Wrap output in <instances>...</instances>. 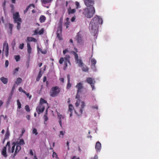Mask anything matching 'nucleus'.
Wrapping results in <instances>:
<instances>
[{
    "label": "nucleus",
    "mask_w": 159,
    "mask_h": 159,
    "mask_svg": "<svg viewBox=\"0 0 159 159\" xmlns=\"http://www.w3.org/2000/svg\"><path fill=\"white\" fill-rule=\"evenodd\" d=\"M75 87L77 89V93L76 96V98L77 100L75 103V105L78 107V113L76 111H75V112L78 116H81L83 114L84 109L86 106L85 102L80 99V94L81 92L83 87V84L81 83H79L76 85Z\"/></svg>",
    "instance_id": "1"
},
{
    "label": "nucleus",
    "mask_w": 159,
    "mask_h": 159,
    "mask_svg": "<svg viewBox=\"0 0 159 159\" xmlns=\"http://www.w3.org/2000/svg\"><path fill=\"white\" fill-rule=\"evenodd\" d=\"M102 23L103 20L102 18L97 15L92 20L89 25V28L93 35H95L97 34L98 24H102Z\"/></svg>",
    "instance_id": "2"
},
{
    "label": "nucleus",
    "mask_w": 159,
    "mask_h": 159,
    "mask_svg": "<svg viewBox=\"0 0 159 159\" xmlns=\"http://www.w3.org/2000/svg\"><path fill=\"white\" fill-rule=\"evenodd\" d=\"M25 144L24 141L23 139H20L16 142H13L11 146H10V143L8 142L7 144V146L9 147V151L10 152L13 153L14 152L15 146L16 145L14 154L11 155L13 158H14L17 154L19 152L21 149L20 145H23Z\"/></svg>",
    "instance_id": "3"
},
{
    "label": "nucleus",
    "mask_w": 159,
    "mask_h": 159,
    "mask_svg": "<svg viewBox=\"0 0 159 159\" xmlns=\"http://www.w3.org/2000/svg\"><path fill=\"white\" fill-rule=\"evenodd\" d=\"M95 12V9L93 6L87 7L84 9L83 14L85 17L91 18L93 16Z\"/></svg>",
    "instance_id": "4"
},
{
    "label": "nucleus",
    "mask_w": 159,
    "mask_h": 159,
    "mask_svg": "<svg viewBox=\"0 0 159 159\" xmlns=\"http://www.w3.org/2000/svg\"><path fill=\"white\" fill-rule=\"evenodd\" d=\"M13 18L14 22L17 23V28L18 30L20 29V24L21 22V19L20 17L19 12H16L13 14Z\"/></svg>",
    "instance_id": "5"
},
{
    "label": "nucleus",
    "mask_w": 159,
    "mask_h": 159,
    "mask_svg": "<svg viewBox=\"0 0 159 159\" xmlns=\"http://www.w3.org/2000/svg\"><path fill=\"white\" fill-rule=\"evenodd\" d=\"M72 53L74 55L76 63L78 64V66L81 67V66H83L84 63L81 60V58L80 57H78V54L76 53V52L72 51Z\"/></svg>",
    "instance_id": "6"
},
{
    "label": "nucleus",
    "mask_w": 159,
    "mask_h": 159,
    "mask_svg": "<svg viewBox=\"0 0 159 159\" xmlns=\"http://www.w3.org/2000/svg\"><path fill=\"white\" fill-rule=\"evenodd\" d=\"M60 90L58 87H53L52 88L50 92V95L52 97L57 96L59 93Z\"/></svg>",
    "instance_id": "7"
},
{
    "label": "nucleus",
    "mask_w": 159,
    "mask_h": 159,
    "mask_svg": "<svg viewBox=\"0 0 159 159\" xmlns=\"http://www.w3.org/2000/svg\"><path fill=\"white\" fill-rule=\"evenodd\" d=\"M8 43H4L3 45V48L2 50V54L5 53L6 57L8 55Z\"/></svg>",
    "instance_id": "8"
},
{
    "label": "nucleus",
    "mask_w": 159,
    "mask_h": 159,
    "mask_svg": "<svg viewBox=\"0 0 159 159\" xmlns=\"http://www.w3.org/2000/svg\"><path fill=\"white\" fill-rule=\"evenodd\" d=\"M86 81L88 83L91 85V87L92 88V90H93L94 89H95L94 84L95 82L94 79L90 77L87 78L86 79Z\"/></svg>",
    "instance_id": "9"
},
{
    "label": "nucleus",
    "mask_w": 159,
    "mask_h": 159,
    "mask_svg": "<svg viewBox=\"0 0 159 159\" xmlns=\"http://www.w3.org/2000/svg\"><path fill=\"white\" fill-rule=\"evenodd\" d=\"M45 105L39 104L37 107L36 110L39 114L43 112L44 110Z\"/></svg>",
    "instance_id": "10"
},
{
    "label": "nucleus",
    "mask_w": 159,
    "mask_h": 159,
    "mask_svg": "<svg viewBox=\"0 0 159 159\" xmlns=\"http://www.w3.org/2000/svg\"><path fill=\"white\" fill-rule=\"evenodd\" d=\"M84 3L87 7L93 6L94 0H84Z\"/></svg>",
    "instance_id": "11"
},
{
    "label": "nucleus",
    "mask_w": 159,
    "mask_h": 159,
    "mask_svg": "<svg viewBox=\"0 0 159 159\" xmlns=\"http://www.w3.org/2000/svg\"><path fill=\"white\" fill-rule=\"evenodd\" d=\"M75 39H76L77 42L78 44H82L83 40L82 36L79 32L78 33L77 36H76Z\"/></svg>",
    "instance_id": "12"
},
{
    "label": "nucleus",
    "mask_w": 159,
    "mask_h": 159,
    "mask_svg": "<svg viewBox=\"0 0 159 159\" xmlns=\"http://www.w3.org/2000/svg\"><path fill=\"white\" fill-rule=\"evenodd\" d=\"M62 30V26L61 25H60L58 27L57 32V36L60 40H61L62 39L60 35V34L61 33Z\"/></svg>",
    "instance_id": "13"
},
{
    "label": "nucleus",
    "mask_w": 159,
    "mask_h": 159,
    "mask_svg": "<svg viewBox=\"0 0 159 159\" xmlns=\"http://www.w3.org/2000/svg\"><path fill=\"white\" fill-rule=\"evenodd\" d=\"M7 147L8 148V152H9L10 153V152L9 151V147L8 146H7V145L6 147H4L2 150V155L5 157H6L7 156ZM11 152H10L11 153Z\"/></svg>",
    "instance_id": "14"
},
{
    "label": "nucleus",
    "mask_w": 159,
    "mask_h": 159,
    "mask_svg": "<svg viewBox=\"0 0 159 159\" xmlns=\"http://www.w3.org/2000/svg\"><path fill=\"white\" fill-rule=\"evenodd\" d=\"M95 149L97 152H100L101 148V144L98 141L97 142L95 145Z\"/></svg>",
    "instance_id": "15"
},
{
    "label": "nucleus",
    "mask_w": 159,
    "mask_h": 159,
    "mask_svg": "<svg viewBox=\"0 0 159 159\" xmlns=\"http://www.w3.org/2000/svg\"><path fill=\"white\" fill-rule=\"evenodd\" d=\"M57 114L58 117L59 119V124L61 127H62L61 120L64 118L65 116L62 115H61L59 113H57Z\"/></svg>",
    "instance_id": "16"
},
{
    "label": "nucleus",
    "mask_w": 159,
    "mask_h": 159,
    "mask_svg": "<svg viewBox=\"0 0 159 159\" xmlns=\"http://www.w3.org/2000/svg\"><path fill=\"white\" fill-rule=\"evenodd\" d=\"M44 30L43 29H42L40 30L39 31V29H37L34 30V34H41L43 33Z\"/></svg>",
    "instance_id": "17"
},
{
    "label": "nucleus",
    "mask_w": 159,
    "mask_h": 159,
    "mask_svg": "<svg viewBox=\"0 0 159 159\" xmlns=\"http://www.w3.org/2000/svg\"><path fill=\"white\" fill-rule=\"evenodd\" d=\"M63 61H64V64L65 66V67H66L67 66V63L64 59V58L63 57H61L59 60V63L60 64H62Z\"/></svg>",
    "instance_id": "18"
},
{
    "label": "nucleus",
    "mask_w": 159,
    "mask_h": 159,
    "mask_svg": "<svg viewBox=\"0 0 159 159\" xmlns=\"http://www.w3.org/2000/svg\"><path fill=\"white\" fill-rule=\"evenodd\" d=\"M27 52L29 54V55H30V54L31 53L32 48H31L30 44L28 43H27Z\"/></svg>",
    "instance_id": "19"
},
{
    "label": "nucleus",
    "mask_w": 159,
    "mask_h": 159,
    "mask_svg": "<svg viewBox=\"0 0 159 159\" xmlns=\"http://www.w3.org/2000/svg\"><path fill=\"white\" fill-rule=\"evenodd\" d=\"M80 67L82 68V70L83 71L87 72L88 71V68L86 66L84 65V64H83V66H81Z\"/></svg>",
    "instance_id": "20"
},
{
    "label": "nucleus",
    "mask_w": 159,
    "mask_h": 159,
    "mask_svg": "<svg viewBox=\"0 0 159 159\" xmlns=\"http://www.w3.org/2000/svg\"><path fill=\"white\" fill-rule=\"evenodd\" d=\"M27 40L29 42L33 41L35 42L37 41L36 39L33 37H27Z\"/></svg>",
    "instance_id": "21"
},
{
    "label": "nucleus",
    "mask_w": 159,
    "mask_h": 159,
    "mask_svg": "<svg viewBox=\"0 0 159 159\" xmlns=\"http://www.w3.org/2000/svg\"><path fill=\"white\" fill-rule=\"evenodd\" d=\"M44 104H45L47 105L48 104V103H47V102L46 100H44L43 98H40L39 104L41 105H44Z\"/></svg>",
    "instance_id": "22"
},
{
    "label": "nucleus",
    "mask_w": 159,
    "mask_h": 159,
    "mask_svg": "<svg viewBox=\"0 0 159 159\" xmlns=\"http://www.w3.org/2000/svg\"><path fill=\"white\" fill-rule=\"evenodd\" d=\"M68 12L69 14H74V13L75 11L76 10L75 9H72L71 7H70V8L68 9Z\"/></svg>",
    "instance_id": "23"
},
{
    "label": "nucleus",
    "mask_w": 159,
    "mask_h": 159,
    "mask_svg": "<svg viewBox=\"0 0 159 159\" xmlns=\"http://www.w3.org/2000/svg\"><path fill=\"white\" fill-rule=\"evenodd\" d=\"M37 51L38 52H39V51L41 52V53L43 54H45L47 53V51L46 50H44L43 51L42 49L39 48L38 46L37 47Z\"/></svg>",
    "instance_id": "24"
},
{
    "label": "nucleus",
    "mask_w": 159,
    "mask_h": 159,
    "mask_svg": "<svg viewBox=\"0 0 159 159\" xmlns=\"http://www.w3.org/2000/svg\"><path fill=\"white\" fill-rule=\"evenodd\" d=\"M0 79L2 82L4 84H6L7 82L8 79L7 78L2 77L0 78Z\"/></svg>",
    "instance_id": "25"
},
{
    "label": "nucleus",
    "mask_w": 159,
    "mask_h": 159,
    "mask_svg": "<svg viewBox=\"0 0 159 159\" xmlns=\"http://www.w3.org/2000/svg\"><path fill=\"white\" fill-rule=\"evenodd\" d=\"M70 23L69 18H67L66 20V21L65 23V25H66V28L69 27Z\"/></svg>",
    "instance_id": "26"
},
{
    "label": "nucleus",
    "mask_w": 159,
    "mask_h": 159,
    "mask_svg": "<svg viewBox=\"0 0 159 159\" xmlns=\"http://www.w3.org/2000/svg\"><path fill=\"white\" fill-rule=\"evenodd\" d=\"M70 57L69 55H66L65 57L64 58V59L66 61V62H68L70 64Z\"/></svg>",
    "instance_id": "27"
},
{
    "label": "nucleus",
    "mask_w": 159,
    "mask_h": 159,
    "mask_svg": "<svg viewBox=\"0 0 159 159\" xmlns=\"http://www.w3.org/2000/svg\"><path fill=\"white\" fill-rule=\"evenodd\" d=\"M52 0H41L42 2L43 5V4L50 3Z\"/></svg>",
    "instance_id": "28"
},
{
    "label": "nucleus",
    "mask_w": 159,
    "mask_h": 159,
    "mask_svg": "<svg viewBox=\"0 0 159 159\" xmlns=\"http://www.w3.org/2000/svg\"><path fill=\"white\" fill-rule=\"evenodd\" d=\"M32 133L35 135H37L38 134L37 129L35 128H33L32 130Z\"/></svg>",
    "instance_id": "29"
},
{
    "label": "nucleus",
    "mask_w": 159,
    "mask_h": 159,
    "mask_svg": "<svg viewBox=\"0 0 159 159\" xmlns=\"http://www.w3.org/2000/svg\"><path fill=\"white\" fill-rule=\"evenodd\" d=\"M22 81V79L20 78H18L17 79L16 81L15 82V84L17 85L21 83Z\"/></svg>",
    "instance_id": "30"
},
{
    "label": "nucleus",
    "mask_w": 159,
    "mask_h": 159,
    "mask_svg": "<svg viewBox=\"0 0 159 159\" xmlns=\"http://www.w3.org/2000/svg\"><path fill=\"white\" fill-rule=\"evenodd\" d=\"M45 17L43 16H41L40 18V22L41 23L44 22L45 20Z\"/></svg>",
    "instance_id": "31"
},
{
    "label": "nucleus",
    "mask_w": 159,
    "mask_h": 159,
    "mask_svg": "<svg viewBox=\"0 0 159 159\" xmlns=\"http://www.w3.org/2000/svg\"><path fill=\"white\" fill-rule=\"evenodd\" d=\"M65 131H60V134L59 136L60 138H63V136L65 133Z\"/></svg>",
    "instance_id": "32"
},
{
    "label": "nucleus",
    "mask_w": 159,
    "mask_h": 159,
    "mask_svg": "<svg viewBox=\"0 0 159 159\" xmlns=\"http://www.w3.org/2000/svg\"><path fill=\"white\" fill-rule=\"evenodd\" d=\"M91 65H95L97 63V61L94 58H92L90 60Z\"/></svg>",
    "instance_id": "33"
},
{
    "label": "nucleus",
    "mask_w": 159,
    "mask_h": 159,
    "mask_svg": "<svg viewBox=\"0 0 159 159\" xmlns=\"http://www.w3.org/2000/svg\"><path fill=\"white\" fill-rule=\"evenodd\" d=\"M73 108V105L71 104H70L69 106V112H72Z\"/></svg>",
    "instance_id": "34"
},
{
    "label": "nucleus",
    "mask_w": 159,
    "mask_h": 159,
    "mask_svg": "<svg viewBox=\"0 0 159 159\" xmlns=\"http://www.w3.org/2000/svg\"><path fill=\"white\" fill-rule=\"evenodd\" d=\"M91 68L94 71H97L95 65H91Z\"/></svg>",
    "instance_id": "35"
},
{
    "label": "nucleus",
    "mask_w": 159,
    "mask_h": 159,
    "mask_svg": "<svg viewBox=\"0 0 159 159\" xmlns=\"http://www.w3.org/2000/svg\"><path fill=\"white\" fill-rule=\"evenodd\" d=\"M42 75V73H41V71H40L39 73V74L38 75L37 78L36 79V80L37 81H39L41 78V76Z\"/></svg>",
    "instance_id": "36"
},
{
    "label": "nucleus",
    "mask_w": 159,
    "mask_h": 159,
    "mask_svg": "<svg viewBox=\"0 0 159 159\" xmlns=\"http://www.w3.org/2000/svg\"><path fill=\"white\" fill-rule=\"evenodd\" d=\"M53 154H52V157L53 158H56V159L58 158L57 155L56 153L55 152H53Z\"/></svg>",
    "instance_id": "37"
},
{
    "label": "nucleus",
    "mask_w": 159,
    "mask_h": 159,
    "mask_svg": "<svg viewBox=\"0 0 159 159\" xmlns=\"http://www.w3.org/2000/svg\"><path fill=\"white\" fill-rule=\"evenodd\" d=\"M75 4L76 6V8L78 9L80 7V4L78 2H75Z\"/></svg>",
    "instance_id": "38"
},
{
    "label": "nucleus",
    "mask_w": 159,
    "mask_h": 159,
    "mask_svg": "<svg viewBox=\"0 0 159 159\" xmlns=\"http://www.w3.org/2000/svg\"><path fill=\"white\" fill-rule=\"evenodd\" d=\"M15 58L16 61H19L20 59V56L19 55H16L15 56Z\"/></svg>",
    "instance_id": "39"
},
{
    "label": "nucleus",
    "mask_w": 159,
    "mask_h": 159,
    "mask_svg": "<svg viewBox=\"0 0 159 159\" xmlns=\"http://www.w3.org/2000/svg\"><path fill=\"white\" fill-rule=\"evenodd\" d=\"M71 84L70 83V81H68V83L66 87L67 89H69L71 87Z\"/></svg>",
    "instance_id": "40"
},
{
    "label": "nucleus",
    "mask_w": 159,
    "mask_h": 159,
    "mask_svg": "<svg viewBox=\"0 0 159 159\" xmlns=\"http://www.w3.org/2000/svg\"><path fill=\"white\" fill-rule=\"evenodd\" d=\"M19 69V67H17L14 69L13 71V74H15L18 71Z\"/></svg>",
    "instance_id": "41"
},
{
    "label": "nucleus",
    "mask_w": 159,
    "mask_h": 159,
    "mask_svg": "<svg viewBox=\"0 0 159 159\" xmlns=\"http://www.w3.org/2000/svg\"><path fill=\"white\" fill-rule=\"evenodd\" d=\"M25 109L26 111L28 112H29L30 111L29 106L28 105H26L25 106Z\"/></svg>",
    "instance_id": "42"
},
{
    "label": "nucleus",
    "mask_w": 159,
    "mask_h": 159,
    "mask_svg": "<svg viewBox=\"0 0 159 159\" xmlns=\"http://www.w3.org/2000/svg\"><path fill=\"white\" fill-rule=\"evenodd\" d=\"M31 5H29L26 8L25 10L24 11V13H25L28 10L29 8L31 7Z\"/></svg>",
    "instance_id": "43"
},
{
    "label": "nucleus",
    "mask_w": 159,
    "mask_h": 159,
    "mask_svg": "<svg viewBox=\"0 0 159 159\" xmlns=\"http://www.w3.org/2000/svg\"><path fill=\"white\" fill-rule=\"evenodd\" d=\"M6 3V1H4V2H3V3L2 4V6H3V10H4L5 13V6Z\"/></svg>",
    "instance_id": "44"
},
{
    "label": "nucleus",
    "mask_w": 159,
    "mask_h": 159,
    "mask_svg": "<svg viewBox=\"0 0 159 159\" xmlns=\"http://www.w3.org/2000/svg\"><path fill=\"white\" fill-rule=\"evenodd\" d=\"M24 43H22V44H20V46H19V48L20 49H23L24 47Z\"/></svg>",
    "instance_id": "45"
},
{
    "label": "nucleus",
    "mask_w": 159,
    "mask_h": 159,
    "mask_svg": "<svg viewBox=\"0 0 159 159\" xmlns=\"http://www.w3.org/2000/svg\"><path fill=\"white\" fill-rule=\"evenodd\" d=\"M13 27V25H12L11 24H10V23L9 24V28L10 29V30H11V31Z\"/></svg>",
    "instance_id": "46"
},
{
    "label": "nucleus",
    "mask_w": 159,
    "mask_h": 159,
    "mask_svg": "<svg viewBox=\"0 0 159 159\" xmlns=\"http://www.w3.org/2000/svg\"><path fill=\"white\" fill-rule=\"evenodd\" d=\"M69 52V51L67 49H66L63 51V53L64 54H65Z\"/></svg>",
    "instance_id": "47"
},
{
    "label": "nucleus",
    "mask_w": 159,
    "mask_h": 159,
    "mask_svg": "<svg viewBox=\"0 0 159 159\" xmlns=\"http://www.w3.org/2000/svg\"><path fill=\"white\" fill-rule=\"evenodd\" d=\"M8 65H9L8 61V60H6L5 61V67H7L8 66Z\"/></svg>",
    "instance_id": "48"
},
{
    "label": "nucleus",
    "mask_w": 159,
    "mask_h": 159,
    "mask_svg": "<svg viewBox=\"0 0 159 159\" xmlns=\"http://www.w3.org/2000/svg\"><path fill=\"white\" fill-rule=\"evenodd\" d=\"M44 121H47L48 120V118L46 115H45L44 116Z\"/></svg>",
    "instance_id": "49"
},
{
    "label": "nucleus",
    "mask_w": 159,
    "mask_h": 159,
    "mask_svg": "<svg viewBox=\"0 0 159 159\" xmlns=\"http://www.w3.org/2000/svg\"><path fill=\"white\" fill-rule=\"evenodd\" d=\"M9 135V133L8 130V129H7V131L6 132V137H8Z\"/></svg>",
    "instance_id": "50"
},
{
    "label": "nucleus",
    "mask_w": 159,
    "mask_h": 159,
    "mask_svg": "<svg viewBox=\"0 0 159 159\" xmlns=\"http://www.w3.org/2000/svg\"><path fill=\"white\" fill-rule=\"evenodd\" d=\"M92 108H93V109H96L97 110L98 109V106L97 105H94V106H92Z\"/></svg>",
    "instance_id": "51"
},
{
    "label": "nucleus",
    "mask_w": 159,
    "mask_h": 159,
    "mask_svg": "<svg viewBox=\"0 0 159 159\" xmlns=\"http://www.w3.org/2000/svg\"><path fill=\"white\" fill-rule=\"evenodd\" d=\"M59 80L60 81L62 82V83H64V79L63 78H60Z\"/></svg>",
    "instance_id": "52"
},
{
    "label": "nucleus",
    "mask_w": 159,
    "mask_h": 159,
    "mask_svg": "<svg viewBox=\"0 0 159 159\" xmlns=\"http://www.w3.org/2000/svg\"><path fill=\"white\" fill-rule=\"evenodd\" d=\"M26 117L27 118L28 120H30V116L29 115H27L26 116Z\"/></svg>",
    "instance_id": "53"
},
{
    "label": "nucleus",
    "mask_w": 159,
    "mask_h": 159,
    "mask_svg": "<svg viewBox=\"0 0 159 159\" xmlns=\"http://www.w3.org/2000/svg\"><path fill=\"white\" fill-rule=\"evenodd\" d=\"M75 17H73L71 19V21L72 22H73V21H74L75 20Z\"/></svg>",
    "instance_id": "54"
},
{
    "label": "nucleus",
    "mask_w": 159,
    "mask_h": 159,
    "mask_svg": "<svg viewBox=\"0 0 159 159\" xmlns=\"http://www.w3.org/2000/svg\"><path fill=\"white\" fill-rule=\"evenodd\" d=\"M98 157L97 155H96L94 156L93 159H98Z\"/></svg>",
    "instance_id": "55"
},
{
    "label": "nucleus",
    "mask_w": 159,
    "mask_h": 159,
    "mask_svg": "<svg viewBox=\"0 0 159 159\" xmlns=\"http://www.w3.org/2000/svg\"><path fill=\"white\" fill-rule=\"evenodd\" d=\"M19 91L20 92H22L23 91V90L22 89V88L21 87H20L19 88Z\"/></svg>",
    "instance_id": "56"
},
{
    "label": "nucleus",
    "mask_w": 159,
    "mask_h": 159,
    "mask_svg": "<svg viewBox=\"0 0 159 159\" xmlns=\"http://www.w3.org/2000/svg\"><path fill=\"white\" fill-rule=\"evenodd\" d=\"M67 79H68V81H70V75H67Z\"/></svg>",
    "instance_id": "57"
},
{
    "label": "nucleus",
    "mask_w": 159,
    "mask_h": 159,
    "mask_svg": "<svg viewBox=\"0 0 159 159\" xmlns=\"http://www.w3.org/2000/svg\"><path fill=\"white\" fill-rule=\"evenodd\" d=\"M30 154H31V155H32V156H33L34 155L33 152L31 150H30Z\"/></svg>",
    "instance_id": "58"
},
{
    "label": "nucleus",
    "mask_w": 159,
    "mask_h": 159,
    "mask_svg": "<svg viewBox=\"0 0 159 159\" xmlns=\"http://www.w3.org/2000/svg\"><path fill=\"white\" fill-rule=\"evenodd\" d=\"M72 159H80V158L78 157H76L75 156H74L72 158Z\"/></svg>",
    "instance_id": "59"
},
{
    "label": "nucleus",
    "mask_w": 159,
    "mask_h": 159,
    "mask_svg": "<svg viewBox=\"0 0 159 159\" xmlns=\"http://www.w3.org/2000/svg\"><path fill=\"white\" fill-rule=\"evenodd\" d=\"M18 107L19 109H20V108H21V104L18 105Z\"/></svg>",
    "instance_id": "60"
},
{
    "label": "nucleus",
    "mask_w": 159,
    "mask_h": 159,
    "mask_svg": "<svg viewBox=\"0 0 159 159\" xmlns=\"http://www.w3.org/2000/svg\"><path fill=\"white\" fill-rule=\"evenodd\" d=\"M17 105L21 104L19 100H17Z\"/></svg>",
    "instance_id": "61"
},
{
    "label": "nucleus",
    "mask_w": 159,
    "mask_h": 159,
    "mask_svg": "<svg viewBox=\"0 0 159 159\" xmlns=\"http://www.w3.org/2000/svg\"><path fill=\"white\" fill-rule=\"evenodd\" d=\"M17 105L21 104L19 100H17Z\"/></svg>",
    "instance_id": "62"
},
{
    "label": "nucleus",
    "mask_w": 159,
    "mask_h": 159,
    "mask_svg": "<svg viewBox=\"0 0 159 159\" xmlns=\"http://www.w3.org/2000/svg\"><path fill=\"white\" fill-rule=\"evenodd\" d=\"M66 145L68 147V149H69V143L68 142H67L66 143Z\"/></svg>",
    "instance_id": "63"
},
{
    "label": "nucleus",
    "mask_w": 159,
    "mask_h": 159,
    "mask_svg": "<svg viewBox=\"0 0 159 159\" xmlns=\"http://www.w3.org/2000/svg\"><path fill=\"white\" fill-rule=\"evenodd\" d=\"M15 84L14 85V86H13V87H12V91H13L14 89H15Z\"/></svg>",
    "instance_id": "64"
}]
</instances>
